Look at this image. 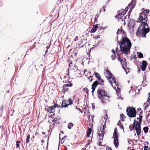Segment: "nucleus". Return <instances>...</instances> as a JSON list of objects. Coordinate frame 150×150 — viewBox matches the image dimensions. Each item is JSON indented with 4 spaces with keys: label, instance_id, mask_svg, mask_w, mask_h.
<instances>
[{
    "label": "nucleus",
    "instance_id": "nucleus-16",
    "mask_svg": "<svg viewBox=\"0 0 150 150\" xmlns=\"http://www.w3.org/2000/svg\"><path fill=\"white\" fill-rule=\"evenodd\" d=\"M114 144L116 148H117L119 144L118 142V136L113 137Z\"/></svg>",
    "mask_w": 150,
    "mask_h": 150
},
{
    "label": "nucleus",
    "instance_id": "nucleus-27",
    "mask_svg": "<svg viewBox=\"0 0 150 150\" xmlns=\"http://www.w3.org/2000/svg\"><path fill=\"white\" fill-rule=\"evenodd\" d=\"M111 57L112 60H115L117 58L115 52H113V53L111 55Z\"/></svg>",
    "mask_w": 150,
    "mask_h": 150
},
{
    "label": "nucleus",
    "instance_id": "nucleus-38",
    "mask_svg": "<svg viewBox=\"0 0 150 150\" xmlns=\"http://www.w3.org/2000/svg\"><path fill=\"white\" fill-rule=\"evenodd\" d=\"M99 15H96L95 16L94 21L95 22H96L97 21V19Z\"/></svg>",
    "mask_w": 150,
    "mask_h": 150
},
{
    "label": "nucleus",
    "instance_id": "nucleus-20",
    "mask_svg": "<svg viewBox=\"0 0 150 150\" xmlns=\"http://www.w3.org/2000/svg\"><path fill=\"white\" fill-rule=\"evenodd\" d=\"M146 25L147 26H148V25L146 23H145L144 22H142L139 25V28H146L145 27L146 26Z\"/></svg>",
    "mask_w": 150,
    "mask_h": 150
},
{
    "label": "nucleus",
    "instance_id": "nucleus-4",
    "mask_svg": "<svg viewBox=\"0 0 150 150\" xmlns=\"http://www.w3.org/2000/svg\"><path fill=\"white\" fill-rule=\"evenodd\" d=\"M150 31L149 28H139V27L138 29V31L136 33V35L138 36V35H141L143 38L146 37V34L148 33Z\"/></svg>",
    "mask_w": 150,
    "mask_h": 150
},
{
    "label": "nucleus",
    "instance_id": "nucleus-2",
    "mask_svg": "<svg viewBox=\"0 0 150 150\" xmlns=\"http://www.w3.org/2000/svg\"><path fill=\"white\" fill-rule=\"evenodd\" d=\"M98 97L101 99L102 103L105 104L109 101L110 97L107 92L103 88H99L97 91Z\"/></svg>",
    "mask_w": 150,
    "mask_h": 150
},
{
    "label": "nucleus",
    "instance_id": "nucleus-54",
    "mask_svg": "<svg viewBox=\"0 0 150 150\" xmlns=\"http://www.w3.org/2000/svg\"><path fill=\"white\" fill-rule=\"evenodd\" d=\"M124 69H125V70L126 71V74H127L128 72V73L129 72V70H127V71L126 69H125V68Z\"/></svg>",
    "mask_w": 150,
    "mask_h": 150
},
{
    "label": "nucleus",
    "instance_id": "nucleus-41",
    "mask_svg": "<svg viewBox=\"0 0 150 150\" xmlns=\"http://www.w3.org/2000/svg\"><path fill=\"white\" fill-rule=\"evenodd\" d=\"M135 124H136V120H134V122L133 123V125L132 126V128H133L134 127V126H135Z\"/></svg>",
    "mask_w": 150,
    "mask_h": 150
},
{
    "label": "nucleus",
    "instance_id": "nucleus-51",
    "mask_svg": "<svg viewBox=\"0 0 150 150\" xmlns=\"http://www.w3.org/2000/svg\"><path fill=\"white\" fill-rule=\"evenodd\" d=\"M95 39H98V38H100V36L99 35H97V36H95Z\"/></svg>",
    "mask_w": 150,
    "mask_h": 150
},
{
    "label": "nucleus",
    "instance_id": "nucleus-13",
    "mask_svg": "<svg viewBox=\"0 0 150 150\" xmlns=\"http://www.w3.org/2000/svg\"><path fill=\"white\" fill-rule=\"evenodd\" d=\"M131 125L129 126V128L131 130H132L133 129H135L136 131V133H137V135L138 137L140 136V134L141 133V127H135L133 128H132L131 129Z\"/></svg>",
    "mask_w": 150,
    "mask_h": 150
},
{
    "label": "nucleus",
    "instance_id": "nucleus-49",
    "mask_svg": "<svg viewBox=\"0 0 150 150\" xmlns=\"http://www.w3.org/2000/svg\"><path fill=\"white\" fill-rule=\"evenodd\" d=\"M4 106L3 105H2L0 107V110L1 111H3L4 110Z\"/></svg>",
    "mask_w": 150,
    "mask_h": 150
},
{
    "label": "nucleus",
    "instance_id": "nucleus-39",
    "mask_svg": "<svg viewBox=\"0 0 150 150\" xmlns=\"http://www.w3.org/2000/svg\"><path fill=\"white\" fill-rule=\"evenodd\" d=\"M83 91L86 93L88 94V90L86 88H84L83 89Z\"/></svg>",
    "mask_w": 150,
    "mask_h": 150
},
{
    "label": "nucleus",
    "instance_id": "nucleus-1",
    "mask_svg": "<svg viewBox=\"0 0 150 150\" xmlns=\"http://www.w3.org/2000/svg\"><path fill=\"white\" fill-rule=\"evenodd\" d=\"M118 42L120 45V49L121 52L123 54H125L129 51L132 46V44L129 39L127 37H122V41Z\"/></svg>",
    "mask_w": 150,
    "mask_h": 150
},
{
    "label": "nucleus",
    "instance_id": "nucleus-32",
    "mask_svg": "<svg viewBox=\"0 0 150 150\" xmlns=\"http://www.w3.org/2000/svg\"><path fill=\"white\" fill-rule=\"evenodd\" d=\"M73 124L72 123L70 122L68 124V127L69 129H71V127H73Z\"/></svg>",
    "mask_w": 150,
    "mask_h": 150
},
{
    "label": "nucleus",
    "instance_id": "nucleus-30",
    "mask_svg": "<svg viewBox=\"0 0 150 150\" xmlns=\"http://www.w3.org/2000/svg\"><path fill=\"white\" fill-rule=\"evenodd\" d=\"M143 129L144 131V132L145 133H147L148 132L149 129V128L147 126L144 127Z\"/></svg>",
    "mask_w": 150,
    "mask_h": 150
},
{
    "label": "nucleus",
    "instance_id": "nucleus-9",
    "mask_svg": "<svg viewBox=\"0 0 150 150\" xmlns=\"http://www.w3.org/2000/svg\"><path fill=\"white\" fill-rule=\"evenodd\" d=\"M73 84L70 82H69L67 83L64 84L63 86L62 92L63 94H65L66 92H68L69 88L68 87H71L73 86Z\"/></svg>",
    "mask_w": 150,
    "mask_h": 150
},
{
    "label": "nucleus",
    "instance_id": "nucleus-55",
    "mask_svg": "<svg viewBox=\"0 0 150 150\" xmlns=\"http://www.w3.org/2000/svg\"><path fill=\"white\" fill-rule=\"evenodd\" d=\"M74 67L75 68V69H76V71H78V69H77V67H76L75 66H76V65H75V64H74Z\"/></svg>",
    "mask_w": 150,
    "mask_h": 150
},
{
    "label": "nucleus",
    "instance_id": "nucleus-35",
    "mask_svg": "<svg viewBox=\"0 0 150 150\" xmlns=\"http://www.w3.org/2000/svg\"><path fill=\"white\" fill-rule=\"evenodd\" d=\"M93 76L91 75L89 77H88V78L90 82H92L93 80Z\"/></svg>",
    "mask_w": 150,
    "mask_h": 150
},
{
    "label": "nucleus",
    "instance_id": "nucleus-48",
    "mask_svg": "<svg viewBox=\"0 0 150 150\" xmlns=\"http://www.w3.org/2000/svg\"><path fill=\"white\" fill-rule=\"evenodd\" d=\"M130 8V7H128V6L125 9V10H124L126 12L128 10V9Z\"/></svg>",
    "mask_w": 150,
    "mask_h": 150
},
{
    "label": "nucleus",
    "instance_id": "nucleus-47",
    "mask_svg": "<svg viewBox=\"0 0 150 150\" xmlns=\"http://www.w3.org/2000/svg\"><path fill=\"white\" fill-rule=\"evenodd\" d=\"M126 13V11H122L120 13L122 14L123 15V16L124 14H125Z\"/></svg>",
    "mask_w": 150,
    "mask_h": 150
},
{
    "label": "nucleus",
    "instance_id": "nucleus-33",
    "mask_svg": "<svg viewBox=\"0 0 150 150\" xmlns=\"http://www.w3.org/2000/svg\"><path fill=\"white\" fill-rule=\"evenodd\" d=\"M21 142L20 141H18L16 142V148H19L20 147V144H19Z\"/></svg>",
    "mask_w": 150,
    "mask_h": 150
},
{
    "label": "nucleus",
    "instance_id": "nucleus-42",
    "mask_svg": "<svg viewBox=\"0 0 150 150\" xmlns=\"http://www.w3.org/2000/svg\"><path fill=\"white\" fill-rule=\"evenodd\" d=\"M106 150H112V148L109 147L108 146H107L106 147Z\"/></svg>",
    "mask_w": 150,
    "mask_h": 150
},
{
    "label": "nucleus",
    "instance_id": "nucleus-25",
    "mask_svg": "<svg viewBox=\"0 0 150 150\" xmlns=\"http://www.w3.org/2000/svg\"><path fill=\"white\" fill-rule=\"evenodd\" d=\"M92 130V129L91 128H90L89 127L88 128V130L87 132V137H89L90 135L91 134V132Z\"/></svg>",
    "mask_w": 150,
    "mask_h": 150
},
{
    "label": "nucleus",
    "instance_id": "nucleus-18",
    "mask_svg": "<svg viewBox=\"0 0 150 150\" xmlns=\"http://www.w3.org/2000/svg\"><path fill=\"white\" fill-rule=\"evenodd\" d=\"M117 12L118 13L117 15H116V18H117L119 21L120 20L121 21L123 22V20L122 17L123 16V15L120 13V11H118Z\"/></svg>",
    "mask_w": 150,
    "mask_h": 150
},
{
    "label": "nucleus",
    "instance_id": "nucleus-46",
    "mask_svg": "<svg viewBox=\"0 0 150 150\" xmlns=\"http://www.w3.org/2000/svg\"><path fill=\"white\" fill-rule=\"evenodd\" d=\"M72 61H71L70 62V63H69V67L70 68V69L71 68V65H72Z\"/></svg>",
    "mask_w": 150,
    "mask_h": 150
},
{
    "label": "nucleus",
    "instance_id": "nucleus-6",
    "mask_svg": "<svg viewBox=\"0 0 150 150\" xmlns=\"http://www.w3.org/2000/svg\"><path fill=\"white\" fill-rule=\"evenodd\" d=\"M127 115L129 117H133L136 116V111L133 107H127L126 110Z\"/></svg>",
    "mask_w": 150,
    "mask_h": 150
},
{
    "label": "nucleus",
    "instance_id": "nucleus-44",
    "mask_svg": "<svg viewBox=\"0 0 150 150\" xmlns=\"http://www.w3.org/2000/svg\"><path fill=\"white\" fill-rule=\"evenodd\" d=\"M124 115L123 114H122L120 115V117L121 118V120L122 121H124V120H123V117H124Z\"/></svg>",
    "mask_w": 150,
    "mask_h": 150
},
{
    "label": "nucleus",
    "instance_id": "nucleus-3",
    "mask_svg": "<svg viewBox=\"0 0 150 150\" xmlns=\"http://www.w3.org/2000/svg\"><path fill=\"white\" fill-rule=\"evenodd\" d=\"M72 107L70 109L71 110H73L74 109H76L77 107L75 106L74 104H73V100L69 98L68 100H65L62 101L61 104V107L62 108L68 107L69 105Z\"/></svg>",
    "mask_w": 150,
    "mask_h": 150
},
{
    "label": "nucleus",
    "instance_id": "nucleus-7",
    "mask_svg": "<svg viewBox=\"0 0 150 150\" xmlns=\"http://www.w3.org/2000/svg\"><path fill=\"white\" fill-rule=\"evenodd\" d=\"M54 114H53V115L49 116V117L50 118V119L48 121V122H49L50 123L52 124L53 127H54L56 121L59 119H60V118L59 116H57L56 117H54Z\"/></svg>",
    "mask_w": 150,
    "mask_h": 150
},
{
    "label": "nucleus",
    "instance_id": "nucleus-12",
    "mask_svg": "<svg viewBox=\"0 0 150 150\" xmlns=\"http://www.w3.org/2000/svg\"><path fill=\"white\" fill-rule=\"evenodd\" d=\"M98 84H100L102 85H104V83H99L98 80L96 81L93 83V84L91 85V88L92 89V92L93 93L95 91L96 88Z\"/></svg>",
    "mask_w": 150,
    "mask_h": 150
},
{
    "label": "nucleus",
    "instance_id": "nucleus-17",
    "mask_svg": "<svg viewBox=\"0 0 150 150\" xmlns=\"http://www.w3.org/2000/svg\"><path fill=\"white\" fill-rule=\"evenodd\" d=\"M120 33H121L122 35V37L126 36V34L125 32L122 29V27H121V29H118L117 30V34H119Z\"/></svg>",
    "mask_w": 150,
    "mask_h": 150
},
{
    "label": "nucleus",
    "instance_id": "nucleus-5",
    "mask_svg": "<svg viewBox=\"0 0 150 150\" xmlns=\"http://www.w3.org/2000/svg\"><path fill=\"white\" fill-rule=\"evenodd\" d=\"M149 11L148 10H145L142 13H140L138 18L139 20L140 21H144L145 22L147 21V16L148 15Z\"/></svg>",
    "mask_w": 150,
    "mask_h": 150
},
{
    "label": "nucleus",
    "instance_id": "nucleus-50",
    "mask_svg": "<svg viewBox=\"0 0 150 150\" xmlns=\"http://www.w3.org/2000/svg\"><path fill=\"white\" fill-rule=\"evenodd\" d=\"M78 37H79L78 36H76V37H75V38L74 39V40L75 41H76L77 40H78Z\"/></svg>",
    "mask_w": 150,
    "mask_h": 150
},
{
    "label": "nucleus",
    "instance_id": "nucleus-53",
    "mask_svg": "<svg viewBox=\"0 0 150 150\" xmlns=\"http://www.w3.org/2000/svg\"><path fill=\"white\" fill-rule=\"evenodd\" d=\"M117 91H118V92H119L120 91V88H118V86H117ZM117 91V90H116Z\"/></svg>",
    "mask_w": 150,
    "mask_h": 150
},
{
    "label": "nucleus",
    "instance_id": "nucleus-62",
    "mask_svg": "<svg viewBox=\"0 0 150 150\" xmlns=\"http://www.w3.org/2000/svg\"><path fill=\"white\" fill-rule=\"evenodd\" d=\"M61 133L62 134H63L64 133L62 131H61Z\"/></svg>",
    "mask_w": 150,
    "mask_h": 150
},
{
    "label": "nucleus",
    "instance_id": "nucleus-64",
    "mask_svg": "<svg viewBox=\"0 0 150 150\" xmlns=\"http://www.w3.org/2000/svg\"><path fill=\"white\" fill-rule=\"evenodd\" d=\"M112 52H113H113H115V51H114L113 50H112Z\"/></svg>",
    "mask_w": 150,
    "mask_h": 150
},
{
    "label": "nucleus",
    "instance_id": "nucleus-26",
    "mask_svg": "<svg viewBox=\"0 0 150 150\" xmlns=\"http://www.w3.org/2000/svg\"><path fill=\"white\" fill-rule=\"evenodd\" d=\"M117 128L116 127L115 128L113 134V137L118 136L117 133Z\"/></svg>",
    "mask_w": 150,
    "mask_h": 150
},
{
    "label": "nucleus",
    "instance_id": "nucleus-19",
    "mask_svg": "<svg viewBox=\"0 0 150 150\" xmlns=\"http://www.w3.org/2000/svg\"><path fill=\"white\" fill-rule=\"evenodd\" d=\"M106 77L108 79H110L112 76H113V75L109 69L106 70V72L105 74Z\"/></svg>",
    "mask_w": 150,
    "mask_h": 150
},
{
    "label": "nucleus",
    "instance_id": "nucleus-21",
    "mask_svg": "<svg viewBox=\"0 0 150 150\" xmlns=\"http://www.w3.org/2000/svg\"><path fill=\"white\" fill-rule=\"evenodd\" d=\"M135 5V2L134 1H132L131 3L129 4V5L128 6V7H131V8H130V9L129 11L130 12V11L132 10V8H134Z\"/></svg>",
    "mask_w": 150,
    "mask_h": 150
},
{
    "label": "nucleus",
    "instance_id": "nucleus-63",
    "mask_svg": "<svg viewBox=\"0 0 150 150\" xmlns=\"http://www.w3.org/2000/svg\"><path fill=\"white\" fill-rule=\"evenodd\" d=\"M102 10H103V9H102L100 10V11H100V13H101V11H102Z\"/></svg>",
    "mask_w": 150,
    "mask_h": 150
},
{
    "label": "nucleus",
    "instance_id": "nucleus-15",
    "mask_svg": "<svg viewBox=\"0 0 150 150\" xmlns=\"http://www.w3.org/2000/svg\"><path fill=\"white\" fill-rule=\"evenodd\" d=\"M147 63L146 61H143L142 62V65L140 66L142 70L144 71L146 69Z\"/></svg>",
    "mask_w": 150,
    "mask_h": 150
},
{
    "label": "nucleus",
    "instance_id": "nucleus-28",
    "mask_svg": "<svg viewBox=\"0 0 150 150\" xmlns=\"http://www.w3.org/2000/svg\"><path fill=\"white\" fill-rule=\"evenodd\" d=\"M66 140H68L67 137V136H64V138H62V142L63 143L65 142H66Z\"/></svg>",
    "mask_w": 150,
    "mask_h": 150
},
{
    "label": "nucleus",
    "instance_id": "nucleus-43",
    "mask_svg": "<svg viewBox=\"0 0 150 150\" xmlns=\"http://www.w3.org/2000/svg\"><path fill=\"white\" fill-rule=\"evenodd\" d=\"M117 54L118 60L119 61H120V60H121L122 59H121L120 56V54Z\"/></svg>",
    "mask_w": 150,
    "mask_h": 150
},
{
    "label": "nucleus",
    "instance_id": "nucleus-10",
    "mask_svg": "<svg viewBox=\"0 0 150 150\" xmlns=\"http://www.w3.org/2000/svg\"><path fill=\"white\" fill-rule=\"evenodd\" d=\"M142 113V111H141L139 112V117H137V119L139 120V122L137 121L136 124L135 125V127H141V124L142 123V120L143 118V116L141 115Z\"/></svg>",
    "mask_w": 150,
    "mask_h": 150
},
{
    "label": "nucleus",
    "instance_id": "nucleus-22",
    "mask_svg": "<svg viewBox=\"0 0 150 150\" xmlns=\"http://www.w3.org/2000/svg\"><path fill=\"white\" fill-rule=\"evenodd\" d=\"M135 5V2L134 1H132L131 3L129 4V5L128 6V7H131V8H130V9L129 11L130 12V11L132 10V8H134Z\"/></svg>",
    "mask_w": 150,
    "mask_h": 150
},
{
    "label": "nucleus",
    "instance_id": "nucleus-36",
    "mask_svg": "<svg viewBox=\"0 0 150 150\" xmlns=\"http://www.w3.org/2000/svg\"><path fill=\"white\" fill-rule=\"evenodd\" d=\"M98 81L100 82L101 83H103L104 82V80L102 79L101 77L98 79Z\"/></svg>",
    "mask_w": 150,
    "mask_h": 150
},
{
    "label": "nucleus",
    "instance_id": "nucleus-37",
    "mask_svg": "<svg viewBox=\"0 0 150 150\" xmlns=\"http://www.w3.org/2000/svg\"><path fill=\"white\" fill-rule=\"evenodd\" d=\"M144 150H149L150 148L148 146H144Z\"/></svg>",
    "mask_w": 150,
    "mask_h": 150
},
{
    "label": "nucleus",
    "instance_id": "nucleus-58",
    "mask_svg": "<svg viewBox=\"0 0 150 150\" xmlns=\"http://www.w3.org/2000/svg\"><path fill=\"white\" fill-rule=\"evenodd\" d=\"M148 68L149 69V70L148 71H150V65L148 66Z\"/></svg>",
    "mask_w": 150,
    "mask_h": 150
},
{
    "label": "nucleus",
    "instance_id": "nucleus-14",
    "mask_svg": "<svg viewBox=\"0 0 150 150\" xmlns=\"http://www.w3.org/2000/svg\"><path fill=\"white\" fill-rule=\"evenodd\" d=\"M111 85L112 86V83H115V85L117 86L118 85V83L116 82L115 79V77L113 75V76L110 79H108Z\"/></svg>",
    "mask_w": 150,
    "mask_h": 150
},
{
    "label": "nucleus",
    "instance_id": "nucleus-57",
    "mask_svg": "<svg viewBox=\"0 0 150 150\" xmlns=\"http://www.w3.org/2000/svg\"><path fill=\"white\" fill-rule=\"evenodd\" d=\"M102 9H103V12H105V8H104L103 7V8H102Z\"/></svg>",
    "mask_w": 150,
    "mask_h": 150
},
{
    "label": "nucleus",
    "instance_id": "nucleus-24",
    "mask_svg": "<svg viewBox=\"0 0 150 150\" xmlns=\"http://www.w3.org/2000/svg\"><path fill=\"white\" fill-rule=\"evenodd\" d=\"M98 24H96L93 26V28L91 30V33H95L97 30L98 28Z\"/></svg>",
    "mask_w": 150,
    "mask_h": 150
},
{
    "label": "nucleus",
    "instance_id": "nucleus-61",
    "mask_svg": "<svg viewBox=\"0 0 150 150\" xmlns=\"http://www.w3.org/2000/svg\"><path fill=\"white\" fill-rule=\"evenodd\" d=\"M41 142L42 143H44V141L43 140H41Z\"/></svg>",
    "mask_w": 150,
    "mask_h": 150
},
{
    "label": "nucleus",
    "instance_id": "nucleus-8",
    "mask_svg": "<svg viewBox=\"0 0 150 150\" xmlns=\"http://www.w3.org/2000/svg\"><path fill=\"white\" fill-rule=\"evenodd\" d=\"M57 107L58 108L60 107V106H59L57 103H55L54 105L48 107L47 111L49 113L54 114L55 112V108H56Z\"/></svg>",
    "mask_w": 150,
    "mask_h": 150
},
{
    "label": "nucleus",
    "instance_id": "nucleus-23",
    "mask_svg": "<svg viewBox=\"0 0 150 150\" xmlns=\"http://www.w3.org/2000/svg\"><path fill=\"white\" fill-rule=\"evenodd\" d=\"M124 60L123 59H122L121 60H120V62L121 63V64H122V67L123 69H124V66H126L127 65V63L126 62V59H124Z\"/></svg>",
    "mask_w": 150,
    "mask_h": 150
},
{
    "label": "nucleus",
    "instance_id": "nucleus-59",
    "mask_svg": "<svg viewBox=\"0 0 150 150\" xmlns=\"http://www.w3.org/2000/svg\"><path fill=\"white\" fill-rule=\"evenodd\" d=\"M88 120H90V116L89 115H88Z\"/></svg>",
    "mask_w": 150,
    "mask_h": 150
},
{
    "label": "nucleus",
    "instance_id": "nucleus-34",
    "mask_svg": "<svg viewBox=\"0 0 150 150\" xmlns=\"http://www.w3.org/2000/svg\"><path fill=\"white\" fill-rule=\"evenodd\" d=\"M138 56L139 58H142L143 57V54L141 52L139 53V54L138 55Z\"/></svg>",
    "mask_w": 150,
    "mask_h": 150
},
{
    "label": "nucleus",
    "instance_id": "nucleus-11",
    "mask_svg": "<svg viewBox=\"0 0 150 150\" xmlns=\"http://www.w3.org/2000/svg\"><path fill=\"white\" fill-rule=\"evenodd\" d=\"M106 128V124L105 123L104 124L103 126V129L102 130H100L98 132V135L100 137V138L99 139L100 140H102L103 138V137L104 134V129ZM101 130V128L100 129Z\"/></svg>",
    "mask_w": 150,
    "mask_h": 150
},
{
    "label": "nucleus",
    "instance_id": "nucleus-56",
    "mask_svg": "<svg viewBox=\"0 0 150 150\" xmlns=\"http://www.w3.org/2000/svg\"><path fill=\"white\" fill-rule=\"evenodd\" d=\"M141 109L140 108H138L137 109V112L140 111H141Z\"/></svg>",
    "mask_w": 150,
    "mask_h": 150
},
{
    "label": "nucleus",
    "instance_id": "nucleus-29",
    "mask_svg": "<svg viewBox=\"0 0 150 150\" xmlns=\"http://www.w3.org/2000/svg\"><path fill=\"white\" fill-rule=\"evenodd\" d=\"M30 138V134H28L26 138V143L28 144V143Z\"/></svg>",
    "mask_w": 150,
    "mask_h": 150
},
{
    "label": "nucleus",
    "instance_id": "nucleus-40",
    "mask_svg": "<svg viewBox=\"0 0 150 150\" xmlns=\"http://www.w3.org/2000/svg\"><path fill=\"white\" fill-rule=\"evenodd\" d=\"M149 96L148 98V99L146 101L147 102H149L150 101V92L149 93Z\"/></svg>",
    "mask_w": 150,
    "mask_h": 150
},
{
    "label": "nucleus",
    "instance_id": "nucleus-31",
    "mask_svg": "<svg viewBox=\"0 0 150 150\" xmlns=\"http://www.w3.org/2000/svg\"><path fill=\"white\" fill-rule=\"evenodd\" d=\"M94 74L95 76L98 79L99 78L101 77L100 74L98 73L94 72Z\"/></svg>",
    "mask_w": 150,
    "mask_h": 150
},
{
    "label": "nucleus",
    "instance_id": "nucleus-45",
    "mask_svg": "<svg viewBox=\"0 0 150 150\" xmlns=\"http://www.w3.org/2000/svg\"><path fill=\"white\" fill-rule=\"evenodd\" d=\"M117 125L119 126H120L121 125H122V123L120 120H119V121L118 122Z\"/></svg>",
    "mask_w": 150,
    "mask_h": 150
},
{
    "label": "nucleus",
    "instance_id": "nucleus-60",
    "mask_svg": "<svg viewBox=\"0 0 150 150\" xmlns=\"http://www.w3.org/2000/svg\"><path fill=\"white\" fill-rule=\"evenodd\" d=\"M42 134L44 135L45 134V133L44 132H42Z\"/></svg>",
    "mask_w": 150,
    "mask_h": 150
},
{
    "label": "nucleus",
    "instance_id": "nucleus-52",
    "mask_svg": "<svg viewBox=\"0 0 150 150\" xmlns=\"http://www.w3.org/2000/svg\"><path fill=\"white\" fill-rule=\"evenodd\" d=\"M120 128L121 129H122L124 130V128L122 125H121L120 126Z\"/></svg>",
    "mask_w": 150,
    "mask_h": 150
}]
</instances>
